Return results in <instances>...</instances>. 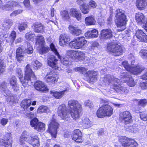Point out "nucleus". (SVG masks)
Here are the masks:
<instances>
[{
  "label": "nucleus",
  "instance_id": "1",
  "mask_svg": "<svg viewBox=\"0 0 147 147\" xmlns=\"http://www.w3.org/2000/svg\"><path fill=\"white\" fill-rule=\"evenodd\" d=\"M130 61L131 62V65L128 64L127 61H125L122 62L123 66L129 72H123L122 73L120 80L121 82L123 83L126 82L129 86L134 87L136 84L131 76V73L134 75H137L141 73L145 68L139 65H134V60L132 61V60L131 59Z\"/></svg>",
  "mask_w": 147,
  "mask_h": 147
},
{
  "label": "nucleus",
  "instance_id": "2",
  "mask_svg": "<svg viewBox=\"0 0 147 147\" xmlns=\"http://www.w3.org/2000/svg\"><path fill=\"white\" fill-rule=\"evenodd\" d=\"M68 105L70 109L71 116L73 119L77 120L82 111L81 105L77 100H70L68 101Z\"/></svg>",
  "mask_w": 147,
  "mask_h": 147
},
{
  "label": "nucleus",
  "instance_id": "3",
  "mask_svg": "<svg viewBox=\"0 0 147 147\" xmlns=\"http://www.w3.org/2000/svg\"><path fill=\"white\" fill-rule=\"evenodd\" d=\"M115 17L116 24L118 27L121 28L118 29L119 31H122L125 28V25L127 21L125 11L121 9H118L116 11Z\"/></svg>",
  "mask_w": 147,
  "mask_h": 147
},
{
  "label": "nucleus",
  "instance_id": "4",
  "mask_svg": "<svg viewBox=\"0 0 147 147\" xmlns=\"http://www.w3.org/2000/svg\"><path fill=\"white\" fill-rule=\"evenodd\" d=\"M121 80L113 76L111 77V84L112 85L111 87V91H115L117 92L120 93L122 94H126L129 92V90L126 87L121 86L120 84Z\"/></svg>",
  "mask_w": 147,
  "mask_h": 147
},
{
  "label": "nucleus",
  "instance_id": "5",
  "mask_svg": "<svg viewBox=\"0 0 147 147\" xmlns=\"http://www.w3.org/2000/svg\"><path fill=\"white\" fill-rule=\"evenodd\" d=\"M25 74L24 79L21 80L22 85L24 87H26L27 85H30L31 78L33 80H36V77L32 70L31 69L30 65L28 64L26 66L25 69Z\"/></svg>",
  "mask_w": 147,
  "mask_h": 147
},
{
  "label": "nucleus",
  "instance_id": "6",
  "mask_svg": "<svg viewBox=\"0 0 147 147\" xmlns=\"http://www.w3.org/2000/svg\"><path fill=\"white\" fill-rule=\"evenodd\" d=\"M102 106L100 107L96 112V115L99 118L107 116H109L110 114V106L107 101L102 100Z\"/></svg>",
  "mask_w": 147,
  "mask_h": 147
},
{
  "label": "nucleus",
  "instance_id": "7",
  "mask_svg": "<svg viewBox=\"0 0 147 147\" xmlns=\"http://www.w3.org/2000/svg\"><path fill=\"white\" fill-rule=\"evenodd\" d=\"M57 112L59 116L63 120L68 121L69 119L70 113L65 104H63L59 106Z\"/></svg>",
  "mask_w": 147,
  "mask_h": 147
},
{
  "label": "nucleus",
  "instance_id": "8",
  "mask_svg": "<svg viewBox=\"0 0 147 147\" xmlns=\"http://www.w3.org/2000/svg\"><path fill=\"white\" fill-rule=\"evenodd\" d=\"M119 141L123 147H137L138 146L134 140L125 136L121 137Z\"/></svg>",
  "mask_w": 147,
  "mask_h": 147
},
{
  "label": "nucleus",
  "instance_id": "9",
  "mask_svg": "<svg viewBox=\"0 0 147 147\" xmlns=\"http://www.w3.org/2000/svg\"><path fill=\"white\" fill-rule=\"evenodd\" d=\"M87 43V41L84 37H78L77 38L69 43L71 48L78 49L83 47Z\"/></svg>",
  "mask_w": 147,
  "mask_h": 147
},
{
  "label": "nucleus",
  "instance_id": "10",
  "mask_svg": "<svg viewBox=\"0 0 147 147\" xmlns=\"http://www.w3.org/2000/svg\"><path fill=\"white\" fill-rule=\"evenodd\" d=\"M125 48L122 47L120 44L114 42L112 44L111 42V52L114 56L121 55L125 52Z\"/></svg>",
  "mask_w": 147,
  "mask_h": 147
},
{
  "label": "nucleus",
  "instance_id": "11",
  "mask_svg": "<svg viewBox=\"0 0 147 147\" xmlns=\"http://www.w3.org/2000/svg\"><path fill=\"white\" fill-rule=\"evenodd\" d=\"M59 124L55 119L53 118L48 126L47 131L50 133L52 137L55 138L57 133V129L58 128Z\"/></svg>",
  "mask_w": 147,
  "mask_h": 147
},
{
  "label": "nucleus",
  "instance_id": "12",
  "mask_svg": "<svg viewBox=\"0 0 147 147\" xmlns=\"http://www.w3.org/2000/svg\"><path fill=\"white\" fill-rule=\"evenodd\" d=\"M50 48L54 54L58 56V57L60 60L61 63L64 65L67 66L71 65V63L69 61L68 58L67 57H61L59 55L53 43H51L50 45Z\"/></svg>",
  "mask_w": 147,
  "mask_h": 147
},
{
  "label": "nucleus",
  "instance_id": "13",
  "mask_svg": "<svg viewBox=\"0 0 147 147\" xmlns=\"http://www.w3.org/2000/svg\"><path fill=\"white\" fill-rule=\"evenodd\" d=\"M119 120L125 124L131 123L132 120L130 113L127 111L121 113L119 114Z\"/></svg>",
  "mask_w": 147,
  "mask_h": 147
},
{
  "label": "nucleus",
  "instance_id": "14",
  "mask_svg": "<svg viewBox=\"0 0 147 147\" xmlns=\"http://www.w3.org/2000/svg\"><path fill=\"white\" fill-rule=\"evenodd\" d=\"M35 89L42 92H46L49 89L45 84L41 81H37L34 85Z\"/></svg>",
  "mask_w": 147,
  "mask_h": 147
},
{
  "label": "nucleus",
  "instance_id": "15",
  "mask_svg": "<svg viewBox=\"0 0 147 147\" xmlns=\"http://www.w3.org/2000/svg\"><path fill=\"white\" fill-rule=\"evenodd\" d=\"M47 60V64L49 66L54 69H56L58 68V60L54 56H50L48 57Z\"/></svg>",
  "mask_w": 147,
  "mask_h": 147
},
{
  "label": "nucleus",
  "instance_id": "16",
  "mask_svg": "<svg viewBox=\"0 0 147 147\" xmlns=\"http://www.w3.org/2000/svg\"><path fill=\"white\" fill-rule=\"evenodd\" d=\"M58 78L57 74L50 71L47 73L45 78L47 82L53 83L57 82Z\"/></svg>",
  "mask_w": 147,
  "mask_h": 147
},
{
  "label": "nucleus",
  "instance_id": "17",
  "mask_svg": "<svg viewBox=\"0 0 147 147\" xmlns=\"http://www.w3.org/2000/svg\"><path fill=\"white\" fill-rule=\"evenodd\" d=\"M28 142L32 145L34 147H38L40 146L39 139L36 135L29 136L28 140Z\"/></svg>",
  "mask_w": 147,
  "mask_h": 147
},
{
  "label": "nucleus",
  "instance_id": "18",
  "mask_svg": "<svg viewBox=\"0 0 147 147\" xmlns=\"http://www.w3.org/2000/svg\"><path fill=\"white\" fill-rule=\"evenodd\" d=\"M70 15L76 19L80 21L82 19V14L80 11L78 9L75 8H72L69 11Z\"/></svg>",
  "mask_w": 147,
  "mask_h": 147
},
{
  "label": "nucleus",
  "instance_id": "19",
  "mask_svg": "<svg viewBox=\"0 0 147 147\" xmlns=\"http://www.w3.org/2000/svg\"><path fill=\"white\" fill-rule=\"evenodd\" d=\"M72 137L73 140L76 142L80 143L82 142V134L79 129H76L73 131Z\"/></svg>",
  "mask_w": 147,
  "mask_h": 147
},
{
  "label": "nucleus",
  "instance_id": "20",
  "mask_svg": "<svg viewBox=\"0 0 147 147\" xmlns=\"http://www.w3.org/2000/svg\"><path fill=\"white\" fill-rule=\"evenodd\" d=\"M70 41L69 36L65 34H63L60 35L59 38V44L62 46H64L68 44Z\"/></svg>",
  "mask_w": 147,
  "mask_h": 147
},
{
  "label": "nucleus",
  "instance_id": "21",
  "mask_svg": "<svg viewBox=\"0 0 147 147\" xmlns=\"http://www.w3.org/2000/svg\"><path fill=\"white\" fill-rule=\"evenodd\" d=\"M136 22L139 24L142 25L145 24L146 23V19L144 15L141 13H138L136 15Z\"/></svg>",
  "mask_w": 147,
  "mask_h": 147
},
{
  "label": "nucleus",
  "instance_id": "22",
  "mask_svg": "<svg viewBox=\"0 0 147 147\" xmlns=\"http://www.w3.org/2000/svg\"><path fill=\"white\" fill-rule=\"evenodd\" d=\"M68 28L70 32L74 36H78L82 34V30L78 27L70 25Z\"/></svg>",
  "mask_w": 147,
  "mask_h": 147
},
{
  "label": "nucleus",
  "instance_id": "23",
  "mask_svg": "<svg viewBox=\"0 0 147 147\" xmlns=\"http://www.w3.org/2000/svg\"><path fill=\"white\" fill-rule=\"evenodd\" d=\"M8 84L5 82L0 83V91L4 96H7L10 94V91L8 89Z\"/></svg>",
  "mask_w": 147,
  "mask_h": 147
},
{
  "label": "nucleus",
  "instance_id": "24",
  "mask_svg": "<svg viewBox=\"0 0 147 147\" xmlns=\"http://www.w3.org/2000/svg\"><path fill=\"white\" fill-rule=\"evenodd\" d=\"M25 53L24 49L21 47H19L16 50V57L18 61L20 62L23 61L24 54Z\"/></svg>",
  "mask_w": 147,
  "mask_h": 147
},
{
  "label": "nucleus",
  "instance_id": "25",
  "mask_svg": "<svg viewBox=\"0 0 147 147\" xmlns=\"http://www.w3.org/2000/svg\"><path fill=\"white\" fill-rule=\"evenodd\" d=\"M136 36L139 40L141 42H145L147 40V36L142 30H137Z\"/></svg>",
  "mask_w": 147,
  "mask_h": 147
},
{
  "label": "nucleus",
  "instance_id": "26",
  "mask_svg": "<svg viewBox=\"0 0 147 147\" xmlns=\"http://www.w3.org/2000/svg\"><path fill=\"white\" fill-rule=\"evenodd\" d=\"M98 30L95 29L91 31H88L85 34V36L88 38H96L98 36Z\"/></svg>",
  "mask_w": 147,
  "mask_h": 147
},
{
  "label": "nucleus",
  "instance_id": "27",
  "mask_svg": "<svg viewBox=\"0 0 147 147\" xmlns=\"http://www.w3.org/2000/svg\"><path fill=\"white\" fill-rule=\"evenodd\" d=\"M17 5V3L16 2L14 1H9L8 2L7 4L1 7V5L0 6L1 8L7 11H10L12 9V8L16 6Z\"/></svg>",
  "mask_w": 147,
  "mask_h": 147
},
{
  "label": "nucleus",
  "instance_id": "28",
  "mask_svg": "<svg viewBox=\"0 0 147 147\" xmlns=\"http://www.w3.org/2000/svg\"><path fill=\"white\" fill-rule=\"evenodd\" d=\"M101 39L104 40L109 39L110 38V30L109 29H103L100 32Z\"/></svg>",
  "mask_w": 147,
  "mask_h": 147
},
{
  "label": "nucleus",
  "instance_id": "29",
  "mask_svg": "<svg viewBox=\"0 0 147 147\" xmlns=\"http://www.w3.org/2000/svg\"><path fill=\"white\" fill-rule=\"evenodd\" d=\"M136 4L137 7L139 10H143L147 5V2L146 0H136Z\"/></svg>",
  "mask_w": 147,
  "mask_h": 147
},
{
  "label": "nucleus",
  "instance_id": "30",
  "mask_svg": "<svg viewBox=\"0 0 147 147\" xmlns=\"http://www.w3.org/2000/svg\"><path fill=\"white\" fill-rule=\"evenodd\" d=\"M17 82V80L15 76H12L10 78L9 80L10 84L12 86V88L15 92H17L18 90Z\"/></svg>",
  "mask_w": 147,
  "mask_h": 147
},
{
  "label": "nucleus",
  "instance_id": "31",
  "mask_svg": "<svg viewBox=\"0 0 147 147\" xmlns=\"http://www.w3.org/2000/svg\"><path fill=\"white\" fill-rule=\"evenodd\" d=\"M29 134L26 131L23 132L20 136L19 142L22 144H24L26 142H28V140L29 138Z\"/></svg>",
  "mask_w": 147,
  "mask_h": 147
},
{
  "label": "nucleus",
  "instance_id": "32",
  "mask_svg": "<svg viewBox=\"0 0 147 147\" xmlns=\"http://www.w3.org/2000/svg\"><path fill=\"white\" fill-rule=\"evenodd\" d=\"M34 31L36 32H43V26L41 23H35L33 24Z\"/></svg>",
  "mask_w": 147,
  "mask_h": 147
},
{
  "label": "nucleus",
  "instance_id": "33",
  "mask_svg": "<svg viewBox=\"0 0 147 147\" xmlns=\"http://www.w3.org/2000/svg\"><path fill=\"white\" fill-rule=\"evenodd\" d=\"M85 24L88 25H92L95 24L96 20L94 16H91L86 17L85 20Z\"/></svg>",
  "mask_w": 147,
  "mask_h": 147
},
{
  "label": "nucleus",
  "instance_id": "34",
  "mask_svg": "<svg viewBox=\"0 0 147 147\" xmlns=\"http://www.w3.org/2000/svg\"><path fill=\"white\" fill-rule=\"evenodd\" d=\"M64 92L63 91L58 92L51 91L50 94L56 99H59L61 98L64 96Z\"/></svg>",
  "mask_w": 147,
  "mask_h": 147
},
{
  "label": "nucleus",
  "instance_id": "35",
  "mask_svg": "<svg viewBox=\"0 0 147 147\" xmlns=\"http://www.w3.org/2000/svg\"><path fill=\"white\" fill-rule=\"evenodd\" d=\"M86 75L89 77L92 82L96 79L97 78V73L94 71H88L86 73Z\"/></svg>",
  "mask_w": 147,
  "mask_h": 147
},
{
  "label": "nucleus",
  "instance_id": "36",
  "mask_svg": "<svg viewBox=\"0 0 147 147\" xmlns=\"http://www.w3.org/2000/svg\"><path fill=\"white\" fill-rule=\"evenodd\" d=\"M60 16L62 19L65 21H68L70 18L68 11L66 10L61 11Z\"/></svg>",
  "mask_w": 147,
  "mask_h": 147
},
{
  "label": "nucleus",
  "instance_id": "37",
  "mask_svg": "<svg viewBox=\"0 0 147 147\" xmlns=\"http://www.w3.org/2000/svg\"><path fill=\"white\" fill-rule=\"evenodd\" d=\"M36 44L38 47L43 46L45 45V39L41 35L37 36Z\"/></svg>",
  "mask_w": 147,
  "mask_h": 147
},
{
  "label": "nucleus",
  "instance_id": "38",
  "mask_svg": "<svg viewBox=\"0 0 147 147\" xmlns=\"http://www.w3.org/2000/svg\"><path fill=\"white\" fill-rule=\"evenodd\" d=\"M31 102L30 99L24 100L22 101L21 106L24 110L26 109L30 106Z\"/></svg>",
  "mask_w": 147,
  "mask_h": 147
},
{
  "label": "nucleus",
  "instance_id": "39",
  "mask_svg": "<svg viewBox=\"0 0 147 147\" xmlns=\"http://www.w3.org/2000/svg\"><path fill=\"white\" fill-rule=\"evenodd\" d=\"M12 20L10 19H8L5 20L3 23V27L5 30H8L13 24Z\"/></svg>",
  "mask_w": 147,
  "mask_h": 147
},
{
  "label": "nucleus",
  "instance_id": "40",
  "mask_svg": "<svg viewBox=\"0 0 147 147\" xmlns=\"http://www.w3.org/2000/svg\"><path fill=\"white\" fill-rule=\"evenodd\" d=\"M1 141V144L5 147H12V141L10 138H8L6 140L2 139Z\"/></svg>",
  "mask_w": 147,
  "mask_h": 147
},
{
  "label": "nucleus",
  "instance_id": "41",
  "mask_svg": "<svg viewBox=\"0 0 147 147\" xmlns=\"http://www.w3.org/2000/svg\"><path fill=\"white\" fill-rule=\"evenodd\" d=\"M82 125L84 127L88 128L91 126V123L88 118H85L82 119Z\"/></svg>",
  "mask_w": 147,
  "mask_h": 147
},
{
  "label": "nucleus",
  "instance_id": "42",
  "mask_svg": "<svg viewBox=\"0 0 147 147\" xmlns=\"http://www.w3.org/2000/svg\"><path fill=\"white\" fill-rule=\"evenodd\" d=\"M77 51L71 50H67L66 53V55L73 58L77 57Z\"/></svg>",
  "mask_w": 147,
  "mask_h": 147
},
{
  "label": "nucleus",
  "instance_id": "43",
  "mask_svg": "<svg viewBox=\"0 0 147 147\" xmlns=\"http://www.w3.org/2000/svg\"><path fill=\"white\" fill-rule=\"evenodd\" d=\"M45 124L41 122H39L35 129L39 132H42L45 129Z\"/></svg>",
  "mask_w": 147,
  "mask_h": 147
},
{
  "label": "nucleus",
  "instance_id": "44",
  "mask_svg": "<svg viewBox=\"0 0 147 147\" xmlns=\"http://www.w3.org/2000/svg\"><path fill=\"white\" fill-rule=\"evenodd\" d=\"M85 57L84 53L83 51H77V57L76 58H77L80 60H84Z\"/></svg>",
  "mask_w": 147,
  "mask_h": 147
},
{
  "label": "nucleus",
  "instance_id": "45",
  "mask_svg": "<svg viewBox=\"0 0 147 147\" xmlns=\"http://www.w3.org/2000/svg\"><path fill=\"white\" fill-rule=\"evenodd\" d=\"M80 8L82 13L84 14L88 13L89 11V7L88 5H85L81 7Z\"/></svg>",
  "mask_w": 147,
  "mask_h": 147
},
{
  "label": "nucleus",
  "instance_id": "46",
  "mask_svg": "<svg viewBox=\"0 0 147 147\" xmlns=\"http://www.w3.org/2000/svg\"><path fill=\"white\" fill-rule=\"evenodd\" d=\"M16 32L14 31H12L8 37V39L10 40V42L12 43L13 42L16 38Z\"/></svg>",
  "mask_w": 147,
  "mask_h": 147
},
{
  "label": "nucleus",
  "instance_id": "47",
  "mask_svg": "<svg viewBox=\"0 0 147 147\" xmlns=\"http://www.w3.org/2000/svg\"><path fill=\"white\" fill-rule=\"evenodd\" d=\"M27 48L25 49L24 50L25 53L30 54L32 53L33 52V49L32 46L29 43L27 44Z\"/></svg>",
  "mask_w": 147,
  "mask_h": 147
},
{
  "label": "nucleus",
  "instance_id": "48",
  "mask_svg": "<svg viewBox=\"0 0 147 147\" xmlns=\"http://www.w3.org/2000/svg\"><path fill=\"white\" fill-rule=\"evenodd\" d=\"M90 44L91 46L88 47V49L91 51L94 50L95 48L98 47L99 46L98 43L96 41L92 42Z\"/></svg>",
  "mask_w": 147,
  "mask_h": 147
},
{
  "label": "nucleus",
  "instance_id": "49",
  "mask_svg": "<svg viewBox=\"0 0 147 147\" xmlns=\"http://www.w3.org/2000/svg\"><path fill=\"white\" fill-rule=\"evenodd\" d=\"M38 119L36 118H34L32 119L30 122V125L32 127H34L35 129L36 126L37 125V124L38 123Z\"/></svg>",
  "mask_w": 147,
  "mask_h": 147
},
{
  "label": "nucleus",
  "instance_id": "50",
  "mask_svg": "<svg viewBox=\"0 0 147 147\" xmlns=\"http://www.w3.org/2000/svg\"><path fill=\"white\" fill-rule=\"evenodd\" d=\"M41 48L39 50V53L42 54L47 53L49 50V48L48 47H45L44 45L43 46H41Z\"/></svg>",
  "mask_w": 147,
  "mask_h": 147
},
{
  "label": "nucleus",
  "instance_id": "51",
  "mask_svg": "<svg viewBox=\"0 0 147 147\" xmlns=\"http://www.w3.org/2000/svg\"><path fill=\"white\" fill-rule=\"evenodd\" d=\"M6 67L5 64L3 60L0 59V74L3 72Z\"/></svg>",
  "mask_w": 147,
  "mask_h": 147
},
{
  "label": "nucleus",
  "instance_id": "52",
  "mask_svg": "<svg viewBox=\"0 0 147 147\" xmlns=\"http://www.w3.org/2000/svg\"><path fill=\"white\" fill-rule=\"evenodd\" d=\"M126 130L131 132L134 133L138 131L137 128L134 127L133 126H128V127L126 128Z\"/></svg>",
  "mask_w": 147,
  "mask_h": 147
},
{
  "label": "nucleus",
  "instance_id": "53",
  "mask_svg": "<svg viewBox=\"0 0 147 147\" xmlns=\"http://www.w3.org/2000/svg\"><path fill=\"white\" fill-rule=\"evenodd\" d=\"M48 109V108L45 106H41L39 107L37 110V112L39 113H45Z\"/></svg>",
  "mask_w": 147,
  "mask_h": 147
},
{
  "label": "nucleus",
  "instance_id": "54",
  "mask_svg": "<svg viewBox=\"0 0 147 147\" xmlns=\"http://www.w3.org/2000/svg\"><path fill=\"white\" fill-rule=\"evenodd\" d=\"M33 65V67L36 70L40 68L42 65V64L37 60L34 61Z\"/></svg>",
  "mask_w": 147,
  "mask_h": 147
},
{
  "label": "nucleus",
  "instance_id": "55",
  "mask_svg": "<svg viewBox=\"0 0 147 147\" xmlns=\"http://www.w3.org/2000/svg\"><path fill=\"white\" fill-rule=\"evenodd\" d=\"M77 3L81 7L86 5L87 1L86 0H77L76 1Z\"/></svg>",
  "mask_w": 147,
  "mask_h": 147
},
{
  "label": "nucleus",
  "instance_id": "56",
  "mask_svg": "<svg viewBox=\"0 0 147 147\" xmlns=\"http://www.w3.org/2000/svg\"><path fill=\"white\" fill-rule=\"evenodd\" d=\"M140 55L143 58L147 57V50L145 49H142L140 52Z\"/></svg>",
  "mask_w": 147,
  "mask_h": 147
},
{
  "label": "nucleus",
  "instance_id": "57",
  "mask_svg": "<svg viewBox=\"0 0 147 147\" xmlns=\"http://www.w3.org/2000/svg\"><path fill=\"white\" fill-rule=\"evenodd\" d=\"M16 74H18V78L20 80V82L22 79V74L21 69L20 68H17L16 70Z\"/></svg>",
  "mask_w": 147,
  "mask_h": 147
},
{
  "label": "nucleus",
  "instance_id": "58",
  "mask_svg": "<svg viewBox=\"0 0 147 147\" xmlns=\"http://www.w3.org/2000/svg\"><path fill=\"white\" fill-rule=\"evenodd\" d=\"M34 36V34L32 33H27L25 35L26 39L28 40H31Z\"/></svg>",
  "mask_w": 147,
  "mask_h": 147
},
{
  "label": "nucleus",
  "instance_id": "59",
  "mask_svg": "<svg viewBox=\"0 0 147 147\" xmlns=\"http://www.w3.org/2000/svg\"><path fill=\"white\" fill-rule=\"evenodd\" d=\"M27 27V25L25 23H23L21 24L18 27L19 30L21 32L24 30Z\"/></svg>",
  "mask_w": 147,
  "mask_h": 147
},
{
  "label": "nucleus",
  "instance_id": "60",
  "mask_svg": "<svg viewBox=\"0 0 147 147\" xmlns=\"http://www.w3.org/2000/svg\"><path fill=\"white\" fill-rule=\"evenodd\" d=\"M147 104V100L146 99L141 100L138 102L139 106L144 107Z\"/></svg>",
  "mask_w": 147,
  "mask_h": 147
},
{
  "label": "nucleus",
  "instance_id": "61",
  "mask_svg": "<svg viewBox=\"0 0 147 147\" xmlns=\"http://www.w3.org/2000/svg\"><path fill=\"white\" fill-rule=\"evenodd\" d=\"M23 3L26 7L28 9L31 7L29 0H24L23 2Z\"/></svg>",
  "mask_w": 147,
  "mask_h": 147
},
{
  "label": "nucleus",
  "instance_id": "62",
  "mask_svg": "<svg viewBox=\"0 0 147 147\" xmlns=\"http://www.w3.org/2000/svg\"><path fill=\"white\" fill-rule=\"evenodd\" d=\"M140 117L142 120L145 121L147 120V114L143 113L140 114Z\"/></svg>",
  "mask_w": 147,
  "mask_h": 147
},
{
  "label": "nucleus",
  "instance_id": "63",
  "mask_svg": "<svg viewBox=\"0 0 147 147\" xmlns=\"http://www.w3.org/2000/svg\"><path fill=\"white\" fill-rule=\"evenodd\" d=\"M8 122V119L6 118H3L0 121L1 124L3 126L5 125Z\"/></svg>",
  "mask_w": 147,
  "mask_h": 147
},
{
  "label": "nucleus",
  "instance_id": "64",
  "mask_svg": "<svg viewBox=\"0 0 147 147\" xmlns=\"http://www.w3.org/2000/svg\"><path fill=\"white\" fill-rule=\"evenodd\" d=\"M140 86L142 89H147V82L141 83L140 84Z\"/></svg>",
  "mask_w": 147,
  "mask_h": 147
}]
</instances>
